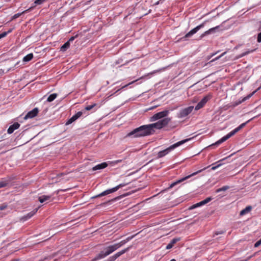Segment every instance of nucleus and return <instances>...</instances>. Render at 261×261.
<instances>
[{
    "label": "nucleus",
    "instance_id": "b1692460",
    "mask_svg": "<svg viewBox=\"0 0 261 261\" xmlns=\"http://www.w3.org/2000/svg\"><path fill=\"white\" fill-rule=\"evenodd\" d=\"M57 96V94L56 93H53L50 94L47 98V101L48 102L53 101Z\"/></svg>",
    "mask_w": 261,
    "mask_h": 261
},
{
    "label": "nucleus",
    "instance_id": "4d7b16f0",
    "mask_svg": "<svg viewBox=\"0 0 261 261\" xmlns=\"http://www.w3.org/2000/svg\"><path fill=\"white\" fill-rule=\"evenodd\" d=\"M159 3V2H156V4H156V5H157V4H158Z\"/></svg>",
    "mask_w": 261,
    "mask_h": 261
},
{
    "label": "nucleus",
    "instance_id": "6e6552de",
    "mask_svg": "<svg viewBox=\"0 0 261 261\" xmlns=\"http://www.w3.org/2000/svg\"><path fill=\"white\" fill-rule=\"evenodd\" d=\"M193 108V106H190L181 110L177 114L178 117L182 118L186 117L191 113Z\"/></svg>",
    "mask_w": 261,
    "mask_h": 261
},
{
    "label": "nucleus",
    "instance_id": "9d476101",
    "mask_svg": "<svg viewBox=\"0 0 261 261\" xmlns=\"http://www.w3.org/2000/svg\"><path fill=\"white\" fill-rule=\"evenodd\" d=\"M219 28V26H217L216 27L210 29L204 32L203 34H202L200 36V38H202L204 36L216 33L217 31H218Z\"/></svg>",
    "mask_w": 261,
    "mask_h": 261
},
{
    "label": "nucleus",
    "instance_id": "f704fd0d",
    "mask_svg": "<svg viewBox=\"0 0 261 261\" xmlns=\"http://www.w3.org/2000/svg\"><path fill=\"white\" fill-rule=\"evenodd\" d=\"M225 54H226V52L223 53V54H222L220 56H219V57H218L216 58L215 59H213V60H211L210 62H213V61H216V60H218L220 58H221V57H222L223 56H224V55H225Z\"/></svg>",
    "mask_w": 261,
    "mask_h": 261
},
{
    "label": "nucleus",
    "instance_id": "aec40b11",
    "mask_svg": "<svg viewBox=\"0 0 261 261\" xmlns=\"http://www.w3.org/2000/svg\"><path fill=\"white\" fill-rule=\"evenodd\" d=\"M106 253L103 251L101 252L99 254H98L94 258L92 259V261H96L97 260L103 258L106 256H107Z\"/></svg>",
    "mask_w": 261,
    "mask_h": 261
},
{
    "label": "nucleus",
    "instance_id": "20e7f679",
    "mask_svg": "<svg viewBox=\"0 0 261 261\" xmlns=\"http://www.w3.org/2000/svg\"><path fill=\"white\" fill-rule=\"evenodd\" d=\"M208 167H206V168H203V169H202L199 170H198V171H196V172H194V173H192L191 174H190V175H188V176H186V177H184V178H182L181 179H179V180H177V181H175V182H174L172 183V184L170 185V186H169V189H171V188H173V187H174V186H175V185H176L177 184H179V183H180V182H182V181H185V180H186V179H187L189 178L190 177H192V176H194V175H195L197 174L198 173H200V172H202V171H203V170H205V169H206L207 168H208Z\"/></svg>",
    "mask_w": 261,
    "mask_h": 261
},
{
    "label": "nucleus",
    "instance_id": "473e14b6",
    "mask_svg": "<svg viewBox=\"0 0 261 261\" xmlns=\"http://www.w3.org/2000/svg\"><path fill=\"white\" fill-rule=\"evenodd\" d=\"M125 243H126V241L124 240H123L117 244L119 245V247H120L122 246L123 245H124Z\"/></svg>",
    "mask_w": 261,
    "mask_h": 261
},
{
    "label": "nucleus",
    "instance_id": "f8f14e48",
    "mask_svg": "<svg viewBox=\"0 0 261 261\" xmlns=\"http://www.w3.org/2000/svg\"><path fill=\"white\" fill-rule=\"evenodd\" d=\"M83 114V113L81 111L78 112L76 114L74 115L71 118H70L66 123V125H69L71 124L72 122L77 120L80 118Z\"/></svg>",
    "mask_w": 261,
    "mask_h": 261
},
{
    "label": "nucleus",
    "instance_id": "2f4dec72",
    "mask_svg": "<svg viewBox=\"0 0 261 261\" xmlns=\"http://www.w3.org/2000/svg\"><path fill=\"white\" fill-rule=\"evenodd\" d=\"M7 207V205L6 204L3 203L0 205V210L2 211L6 209Z\"/></svg>",
    "mask_w": 261,
    "mask_h": 261
},
{
    "label": "nucleus",
    "instance_id": "4468645a",
    "mask_svg": "<svg viewBox=\"0 0 261 261\" xmlns=\"http://www.w3.org/2000/svg\"><path fill=\"white\" fill-rule=\"evenodd\" d=\"M20 126V124L18 122H15L13 124L10 125L7 130V133L9 134H11L13 133V132L18 129Z\"/></svg>",
    "mask_w": 261,
    "mask_h": 261
},
{
    "label": "nucleus",
    "instance_id": "49530a36",
    "mask_svg": "<svg viewBox=\"0 0 261 261\" xmlns=\"http://www.w3.org/2000/svg\"><path fill=\"white\" fill-rule=\"evenodd\" d=\"M253 50H251V51H247V52H245V53H243V55H242V56H245V55H247L248 54H249V53L253 51Z\"/></svg>",
    "mask_w": 261,
    "mask_h": 261
},
{
    "label": "nucleus",
    "instance_id": "e433bc0d",
    "mask_svg": "<svg viewBox=\"0 0 261 261\" xmlns=\"http://www.w3.org/2000/svg\"><path fill=\"white\" fill-rule=\"evenodd\" d=\"M260 245H261V239L260 240H259L258 241H257L255 243L254 247H258Z\"/></svg>",
    "mask_w": 261,
    "mask_h": 261
},
{
    "label": "nucleus",
    "instance_id": "09e8293b",
    "mask_svg": "<svg viewBox=\"0 0 261 261\" xmlns=\"http://www.w3.org/2000/svg\"><path fill=\"white\" fill-rule=\"evenodd\" d=\"M67 190H59L57 191V194H58L59 191H66Z\"/></svg>",
    "mask_w": 261,
    "mask_h": 261
},
{
    "label": "nucleus",
    "instance_id": "5fc2aeb1",
    "mask_svg": "<svg viewBox=\"0 0 261 261\" xmlns=\"http://www.w3.org/2000/svg\"><path fill=\"white\" fill-rule=\"evenodd\" d=\"M170 261H176L175 259H172Z\"/></svg>",
    "mask_w": 261,
    "mask_h": 261
},
{
    "label": "nucleus",
    "instance_id": "a878e982",
    "mask_svg": "<svg viewBox=\"0 0 261 261\" xmlns=\"http://www.w3.org/2000/svg\"><path fill=\"white\" fill-rule=\"evenodd\" d=\"M204 205V203H203V201H201L198 203H197L196 204H194L191 207V209H193L194 208H196V207H197L198 206H201V205Z\"/></svg>",
    "mask_w": 261,
    "mask_h": 261
},
{
    "label": "nucleus",
    "instance_id": "412c9836",
    "mask_svg": "<svg viewBox=\"0 0 261 261\" xmlns=\"http://www.w3.org/2000/svg\"><path fill=\"white\" fill-rule=\"evenodd\" d=\"M51 197V196H47V195H42L39 197V201L41 203H43V202L49 200Z\"/></svg>",
    "mask_w": 261,
    "mask_h": 261
},
{
    "label": "nucleus",
    "instance_id": "7ed1b4c3",
    "mask_svg": "<svg viewBox=\"0 0 261 261\" xmlns=\"http://www.w3.org/2000/svg\"><path fill=\"white\" fill-rule=\"evenodd\" d=\"M190 139H185L182 141H179L173 145L170 146L168 148H166V149L160 151L158 154V157L159 158H162L167 154L170 151H171L172 150L174 149L176 147L183 144L185 142L188 141Z\"/></svg>",
    "mask_w": 261,
    "mask_h": 261
},
{
    "label": "nucleus",
    "instance_id": "dca6fc26",
    "mask_svg": "<svg viewBox=\"0 0 261 261\" xmlns=\"http://www.w3.org/2000/svg\"><path fill=\"white\" fill-rule=\"evenodd\" d=\"M180 238H175L173 239L166 246V249H170L173 247L174 245L180 241Z\"/></svg>",
    "mask_w": 261,
    "mask_h": 261
},
{
    "label": "nucleus",
    "instance_id": "1a4fd4ad",
    "mask_svg": "<svg viewBox=\"0 0 261 261\" xmlns=\"http://www.w3.org/2000/svg\"><path fill=\"white\" fill-rule=\"evenodd\" d=\"M210 96H206L204 97L201 100L199 101L198 104L195 107V110H198L201 108H202L205 104L207 102V101L210 99Z\"/></svg>",
    "mask_w": 261,
    "mask_h": 261
},
{
    "label": "nucleus",
    "instance_id": "a19ab883",
    "mask_svg": "<svg viewBox=\"0 0 261 261\" xmlns=\"http://www.w3.org/2000/svg\"><path fill=\"white\" fill-rule=\"evenodd\" d=\"M21 15V13H17V14H15L13 17H12V19H16L18 17H19Z\"/></svg>",
    "mask_w": 261,
    "mask_h": 261
},
{
    "label": "nucleus",
    "instance_id": "cd10ccee",
    "mask_svg": "<svg viewBox=\"0 0 261 261\" xmlns=\"http://www.w3.org/2000/svg\"><path fill=\"white\" fill-rule=\"evenodd\" d=\"M110 246H111V247L112 248V250L113 252H114V251H115L116 250H117V249L120 248L119 247V245H118L117 243L115 244H114L113 245H111Z\"/></svg>",
    "mask_w": 261,
    "mask_h": 261
},
{
    "label": "nucleus",
    "instance_id": "58836bf2",
    "mask_svg": "<svg viewBox=\"0 0 261 261\" xmlns=\"http://www.w3.org/2000/svg\"><path fill=\"white\" fill-rule=\"evenodd\" d=\"M221 165H222V164H219L217 165V166H213V167L211 168V169H212V170H216V169H217L218 167H220Z\"/></svg>",
    "mask_w": 261,
    "mask_h": 261
},
{
    "label": "nucleus",
    "instance_id": "ddd939ff",
    "mask_svg": "<svg viewBox=\"0 0 261 261\" xmlns=\"http://www.w3.org/2000/svg\"><path fill=\"white\" fill-rule=\"evenodd\" d=\"M255 91H254V92H253L252 93H250L249 94H248L247 96L244 97V98H243L241 100H240L238 101H236L235 102L233 105H232V106L233 107H236L238 105H240V103H241L242 102L247 100V99H249L255 93Z\"/></svg>",
    "mask_w": 261,
    "mask_h": 261
},
{
    "label": "nucleus",
    "instance_id": "bb28decb",
    "mask_svg": "<svg viewBox=\"0 0 261 261\" xmlns=\"http://www.w3.org/2000/svg\"><path fill=\"white\" fill-rule=\"evenodd\" d=\"M132 247V246H130L128 247L127 248L122 250L121 251L118 252L119 254L121 256V255H122L123 254H124V253H125L126 252L128 251Z\"/></svg>",
    "mask_w": 261,
    "mask_h": 261
},
{
    "label": "nucleus",
    "instance_id": "c03bdc74",
    "mask_svg": "<svg viewBox=\"0 0 261 261\" xmlns=\"http://www.w3.org/2000/svg\"><path fill=\"white\" fill-rule=\"evenodd\" d=\"M114 257L115 258V259L117 258L118 257H119L120 255V254H119V252H118L117 253H116L115 254H114Z\"/></svg>",
    "mask_w": 261,
    "mask_h": 261
},
{
    "label": "nucleus",
    "instance_id": "39448f33",
    "mask_svg": "<svg viewBox=\"0 0 261 261\" xmlns=\"http://www.w3.org/2000/svg\"><path fill=\"white\" fill-rule=\"evenodd\" d=\"M207 21L205 20L200 25L197 26L193 29L191 30L189 32L186 34L184 37H182L183 39H186L187 38L191 37L194 34L197 32L200 29L203 28Z\"/></svg>",
    "mask_w": 261,
    "mask_h": 261
},
{
    "label": "nucleus",
    "instance_id": "f257e3e1",
    "mask_svg": "<svg viewBox=\"0 0 261 261\" xmlns=\"http://www.w3.org/2000/svg\"><path fill=\"white\" fill-rule=\"evenodd\" d=\"M169 118H165L156 123L142 125L128 134V136L134 135L135 137H143L153 134L154 129H161L167 125L170 121Z\"/></svg>",
    "mask_w": 261,
    "mask_h": 261
},
{
    "label": "nucleus",
    "instance_id": "2eb2a0df",
    "mask_svg": "<svg viewBox=\"0 0 261 261\" xmlns=\"http://www.w3.org/2000/svg\"><path fill=\"white\" fill-rule=\"evenodd\" d=\"M11 180L12 178L10 177H7L6 178L3 179L0 181V188L7 186Z\"/></svg>",
    "mask_w": 261,
    "mask_h": 261
},
{
    "label": "nucleus",
    "instance_id": "7c9ffc66",
    "mask_svg": "<svg viewBox=\"0 0 261 261\" xmlns=\"http://www.w3.org/2000/svg\"><path fill=\"white\" fill-rule=\"evenodd\" d=\"M211 200H212V198L211 197H208V198H206L205 199H204V200H202L203 203H204V204H205L209 202Z\"/></svg>",
    "mask_w": 261,
    "mask_h": 261
},
{
    "label": "nucleus",
    "instance_id": "4be33fe9",
    "mask_svg": "<svg viewBox=\"0 0 261 261\" xmlns=\"http://www.w3.org/2000/svg\"><path fill=\"white\" fill-rule=\"evenodd\" d=\"M70 46L69 41L65 43L61 47L60 50L64 52L67 50Z\"/></svg>",
    "mask_w": 261,
    "mask_h": 261
},
{
    "label": "nucleus",
    "instance_id": "13d9d810",
    "mask_svg": "<svg viewBox=\"0 0 261 261\" xmlns=\"http://www.w3.org/2000/svg\"><path fill=\"white\" fill-rule=\"evenodd\" d=\"M127 85H125L124 86H123V87H126Z\"/></svg>",
    "mask_w": 261,
    "mask_h": 261
},
{
    "label": "nucleus",
    "instance_id": "6e6d98bb",
    "mask_svg": "<svg viewBox=\"0 0 261 261\" xmlns=\"http://www.w3.org/2000/svg\"><path fill=\"white\" fill-rule=\"evenodd\" d=\"M119 63H120V62H119V61H118V62H117L116 63V64H119Z\"/></svg>",
    "mask_w": 261,
    "mask_h": 261
},
{
    "label": "nucleus",
    "instance_id": "bf43d9fd",
    "mask_svg": "<svg viewBox=\"0 0 261 261\" xmlns=\"http://www.w3.org/2000/svg\"><path fill=\"white\" fill-rule=\"evenodd\" d=\"M106 261H107V260H106Z\"/></svg>",
    "mask_w": 261,
    "mask_h": 261
},
{
    "label": "nucleus",
    "instance_id": "a211bd4d",
    "mask_svg": "<svg viewBox=\"0 0 261 261\" xmlns=\"http://www.w3.org/2000/svg\"><path fill=\"white\" fill-rule=\"evenodd\" d=\"M252 209V206L250 205H248L240 212V215L244 216V215L249 213L251 211Z\"/></svg>",
    "mask_w": 261,
    "mask_h": 261
},
{
    "label": "nucleus",
    "instance_id": "3c124183",
    "mask_svg": "<svg viewBox=\"0 0 261 261\" xmlns=\"http://www.w3.org/2000/svg\"><path fill=\"white\" fill-rule=\"evenodd\" d=\"M20 259H15L14 260H13L12 261H19Z\"/></svg>",
    "mask_w": 261,
    "mask_h": 261
},
{
    "label": "nucleus",
    "instance_id": "393cba45",
    "mask_svg": "<svg viewBox=\"0 0 261 261\" xmlns=\"http://www.w3.org/2000/svg\"><path fill=\"white\" fill-rule=\"evenodd\" d=\"M105 252L106 253V255H107V256H108L113 252L112 250L111 246H109L107 248H106V251Z\"/></svg>",
    "mask_w": 261,
    "mask_h": 261
},
{
    "label": "nucleus",
    "instance_id": "6ab92c4d",
    "mask_svg": "<svg viewBox=\"0 0 261 261\" xmlns=\"http://www.w3.org/2000/svg\"><path fill=\"white\" fill-rule=\"evenodd\" d=\"M38 208H39V207L36 208L34 210H33V211H32V212H30L29 213H28L26 216H24L22 218V219H23L24 220H27V219L31 218L37 212Z\"/></svg>",
    "mask_w": 261,
    "mask_h": 261
},
{
    "label": "nucleus",
    "instance_id": "79ce46f5",
    "mask_svg": "<svg viewBox=\"0 0 261 261\" xmlns=\"http://www.w3.org/2000/svg\"><path fill=\"white\" fill-rule=\"evenodd\" d=\"M115 258L114 257V256H112L110 257L108 259L107 261H114L115 260Z\"/></svg>",
    "mask_w": 261,
    "mask_h": 261
},
{
    "label": "nucleus",
    "instance_id": "72a5a7b5",
    "mask_svg": "<svg viewBox=\"0 0 261 261\" xmlns=\"http://www.w3.org/2000/svg\"><path fill=\"white\" fill-rule=\"evenodd\" d=\"M44 1L45 0H36L35 2V4L36 5H40L42 4Z\"/></svg>",
    "mask_w": 261,
    "mask_h": 261
},
{
    "label": "nucleus",
    "instance_id": "864d4df0",
    "mask_svg": "<svg viewBox=\"0 0 261 261\" xmlns=\"http://www.w3.org/2000/svg\"><path fill=\"white\" fill-rule=\"evenodd\" d=\"M11 31H12V30H9L8 32H7V34H8V33H10Z\"/></svg>",
    "mask_w": 261,
    "mask_h": 261
},
{
    "label": "nucleus",
    "instance_id": "de8ad7c7",
    "mask_svg": "<svg viewBox=\"0 0 261 261\" xmlns=\"http://www.w3.org/2000/svg\"><path fill=\"white\" fill-rule=\"evenodd\" d=\"M120 162H121V160H117V161H114L113 163L114 164H117V163H119Z\"/></svg>",
    "mask_w": 261,
    "mask_h": 261
},
{
    "label": "nucleus",
    "instance_id": "c9c22d12",
    "mask_svg": "<svg viewBox=\"0 0 261 261\" xmlns=\"http://www.w3.org/2000/svg\"><path fill=\"white\" fill-rule=\"evenodd\" d=\"M257 41L258 43L261 42V32L258 34L257 37Z\"/></svg>",
    "mask_w": 261,
    "mask_h": 261
},
{
    "label": "nucleus",
    "instance_id": "ea45409f",
    "mask_svg": "<svg viewBox=\"0 0 261 261\" xmlns=\"http://www.w3.org/2000/svg\"><path fill=\"white\" fill-rule=\"evenodd\" d=\"M7 35V33L5 32L0 34V39L3 37H5Z\"/></svg>",
    "mask_w": 261,
    "mask_h": 261
},
{
    "label": "nucleus",
    "instance_id": "423d86ee",
    "mask_svg": "<svg viewBox=\"0 0 261 261\" xmlns=\"http://www.w3.org/2000/svg\"><path fill=\"white\" fill-rule=\"evenodd\" d=\"M125 185H126V184H119V185H118L117 186H116V187H114L113 188H112V189H109V190H107L103 191V192L101 193L99 195H97L96 196V197H99L107 195L108 194H109L110 193H113L114 192H116L120 188H122V187L125 186Z\"/></svg>",
    "mask_w": 261,
    "mask_h": 261
},
{
    "label": "nucleus",
    "instance_id": "9b49d317",
    "mask_svg": "<svg viewBox=\"0 0 261 261\" xmlns=\"http://www.w3.org/2000/svg\"><path fill=\"white\" fill-rule=\"evenodd\" d=\"M38 109L37 108H34L32 111L29 112L24 116V119H27L28 118H33L35 117L38 113Z\"/></svg>",
    "mask_w": 261,
    "mask_h": 261
},
{
    "label": "nucleus",
    "instance_id": "5701e85b",
    "mask_svg": "<svg viewBox=\"0 0 261 261\" xmlns=\"http://www.w3.org/2000/svg\"><path fill=\"white\" fill-rule=\"evenodd\" d=\"M33 54L32 53L29 54L27 55V56H25L23 58V61L24 62H29V61H31L33 59Z\"/></svg>",
    "mask_w": 261,
    "mask_h": 261
},
{
    "label": "nucleus",
    "instance_id": "0eeeda50",
    "mask_svg": "<svg viewBox=\"0 0 261 261\" xmlns=\"http://www.w3.org/2000/svg\"><path fill=\"white\" fill-rule=\"evenodd\" d=\"M169 113V111L168 110H165L159 112L156 114H155L151 117H150V121H154L157 120L164 118L168 115Z\"/></svg>",
    "mask_w": 261,
    "mask_h": 261
},
{
    "label": "nucleus",
    "instance_id": "f03ea898",
    "mask_svg": "<svg viewBox=\"0 0 261 261\" xmlns=\"http://www.w3.org/2000/svg\"><path fill=\"white\" fill-rule=\"evenodd\" d=\"M249 121H250V120L247 121L246 122H245V123H243L241 124L238 127H237V128H236L235 129H234L232 131H231L227 135H226V136H224L221 139H220V140L217 141L215 143L212 144L211 145V146H215V145H219L220 144H221L222 143L225 142L227 139H228L229 138H230L231 136L234 135L236 133L238 132L244 126H245V125L246 124V123H248Z\"/></svg>",
    "mask_w": 261,
    "mask_h": 261
},
{
    "label": "nucleus",
    "instance_id": "c85d7f7f",
    "mask_svg": "<svg viewBox=\"0 0 261 261\" xmlns=\"http://www.w3.org/2000/svg\"><path fill=\"white\" fill-rule=\"evenodd\" d=\"M228 186H224L221 188H219L217 190V192L218 193V192H220L221 191H226V190H227L228 189Z\"/></svg>",
    "mask_w": 261,
    "mask_h": 261
},
{
    "label": "nucleus",
    "instance_id": "f3484780",
    "mask_svg": "<svg viewBox=\"0 0 261 261\" xmlns=\"http://www.w3.org/2000/svg\"><path fill=\"white\" fill-rule=\"evenodd\" d=\"M108 166V164L106 162L101 163L100 164H98L95 166L93 167L92 168V170L96 171L97 170H100L105 168Z\"/></svg>",
    "mask_w": 261,
    "mask_h": 261
},
{
    "label": "nucleus",
    "instance_id": "4c0bfd02",
    "mask_svg": "<svg viewBox=\"0 0 261 261\" xmlns=\"http://www.w3.org/2000/svg\"><path fill=\"white\" fill-rule=\"evenodd\" d=\"M225 232L223 230H220V231H217L215 232V235H218V234H223Z\"/></svg>",
    "mask_w": 261,
    "mask_h": 261
},
{
    "label": "nucleus",
    "instance_id": "c756f323",
    "mask_svg": "<svg viewBox=\"0 0 261 261\" xmlns=\"http://www.w3.org/2000/svg\"><path fill=\"white\" fill-rule=\"evenodd\" d=\"M95 104H93L92 105L87 106L85 107V109L87 111H90L95 106Z\"/></svg>",
    "mask_w": 261,
    "mask_h": 261
},
{
    "label": "nucleus",
    "instance_id": "a18cd8bd",
    "mask_svg": "<svg viewBox=\"0 0 261 261\" xmlns=\"http://www.w3.org/2000/svg\"><path fill=\"white\" fill-rule=\"evenodd\" d=\"M76 36H73V37H71L69 40L68 41H69L71 42V41H72L74 40V39L76 38Z\"/></svg>",
    "mask_w": 261,
    "mask_h": 261
},
{
    "label": "nucleus",
    "instance_id": "8fccbe9b",
    "mask_svg": "<svg viewBox=\"0 0 261 261\" xmlns=\"http://www.w3.org/2000/svg\"><path fill=\"white\" fill-rule=\"evenodd\" d=\"M46 259H47V257H45L44 259H41L39 260V261H44Z\"/></svg>",
    "mask_w": 261,
    "mask_h": 261
},
{
    "label": "nucleus",
    "instance_id": "37998d69",
    "mask_svg": "<svg viewBox=\"0 0 261 261\" xmlns=\"http://www.w3.org/2000/svg\"><path fill=\"white\" fill-rule=\"evenodd\" d=\"M134 236H131V237H127L126 239H125L124 240L126 241V242L127 243V242L129 241L130 240H132Z\"/></svg>",
    "mask_w": 261,
    "mask_h": 261
},
{
    "label": "nucleus",
    "instance_id": "603ef678",
    "mask_svg": "<svg viewBox=\"0 0 261 261\" xmlns=\"http://www.w3.org/2000/svg\"><path fill=\"white\" fill-rule=\"evenodd\" d=\"M226 159V158H223L222 160H221L219 161V162H221V161H224V160H225Z\"/></svg>",
    "mask_w": 261,
    "mask_h": 261
}]
</instances>
